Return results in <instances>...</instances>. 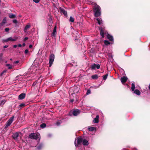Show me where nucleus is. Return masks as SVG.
<instances>
[{
	"mask_svg": "<svg viewBox=\"0 0 150 150\" xmlns=\"http://www.w3.org/2000/svg\"><path fill=\"white\" fill-rule=\"evenodd\" d=\"M111 43L109 41L106 40H105L104 41V44H105L107 45H108L111 44Z\"/></svg>",
	"mask_w": 150,
	"mask_h": 150,
	"instance_id": "24",
	"label": "nucleus"
},
{
	"mask_svg": "<svg viewBox=\"0 0 150 150\" xmlns=\"http://www.w3.org/2000/svg\"><path fill=\"white\" fill-rule=\"evenodd\" d=\"M8 41H10L12 42L15 41L16 40V39H13L11 37L8 38Z\"/></svg>",
	"mask_w": 150,
	"mask_h": 150,
	"instance_id": "25",
	"label": "nucleus"
},
{
	"mask_svg": "<svg viewBox=\"0 0 150 150\" xmlns=\"http://www.w3.org/2000/svg\"><path fill=\"white\" fill-rule=\"evenodd\" d=\"M33 1L36 3H38L40 2V0H33Z\"/></svg>",
	"mask_w": 150,
	"mask_h": 150,
	"instance_id": "39",
	"label": "nucleus"
},
{
	"mask_svg": "<svg viewBox=\"0 0 150 150\" xmlns=\"http://www.w3.org/2000/svg\"><path fill=\"white\" fill-rule=\"evenodd\" d=\"M60 122H57V123H56V124L57 125H60Z\"/></svg>",
	"mask_w": 150,
	"mask_h": 150,
	"instance_id": "46",
	"label": "nucleus"
},
{
	"mask_svg": "<svg viewBox=\"0 0 150 150\" xmlns=\"http://www.w3.org/2000/svg\"><path fill=\"white\" fill-rule=\"evenodd\" d=\"M14 118V116H13L11 117L9 120L7 121L6 123V125L5 127V128H7L8 126H10Z\"/></svg>",
	"mask_w": 150,
	"mask_h": 150,
	"instance_id": "7",
	"label": "nucleus"
},
{
	"mask_svg": "<svg viewBox=\"0 0 150 150\" xmlns=\"http://www.w3.org/2000/svg\"><path fill=\"white\" fill-rule=\"evenodd\" d=\"M98 78V75L95 74L91 76V78L93 79H97Z\"/></svg>",
	"mask_w": 150,
	"mask_h": 150,
	"instance_id": "20",
	"label": "nucleus"
},
{
	"mask_svg": "<svg viewBox=\"0 0 150 150\" xmlns=\"http://www.w3.org/2000/svg\"><path fill=\"white\" fill-rule=\"evenodd\" d=\"M80 112V110L78 109L73 110H71L69 113L68 115L69 116H72L73 115L74 116H76L79 114Z\"/></svg>",
	"mask_w": 150,
	"mask_h": 150,
	"instance_id": "2",
	"label": "nucleus"
},
{
	"mask_svg": "<svg viewBox=\"0 0 150 150\" xmlns=\"http://www.w3.org/2000/svg\"><path fill=\"white\" fill-rule=\"evenodd\" d=\"M26 96V94L25 93H22L19 95L18 97V99L19 100H22L24 99Z\"/></svg>",
	"mask_w": 150,
	"mask_h": 150,
	"instance_id": "13",
	"label": "nucleus"
},
{
	"mask_svg": "<svg viewBox=\"0 0 150 150\" xmlns=\"http://www.w3.org/2000/svg\"><path fill=\"white\" fill-rule=\"evenodd\" d=\"M127 78L126 76H124L123 77L121 78V81L122 83H125L127 81Z\"/></svg>",
	"mask_w": 150,
	"mask_h": 150,
	"instance_id": "14",
	"label": "nucleus"
},
{
	"mask_svg": "<svg viewBox=\"0 0 150 150\" xmlns=\"http://www.w3.org/2000/svg\"><path fill=\"white\" fill-rule=\"evenodd\" d=\"M101 8L99 6L96 5L93 9L94 16L96 17L100 16L101 15Z\"/></svg>",
	"mask_w": 150,
	"mask_h": 150,
	"instance_id": "1",
	"label": "nucleus"
},
{
	"mask_svg": "<svg viewBox=\"0 0 150 150\" xmlns=\"http://www.w3.org/2000/svg\"><path fill=\"white\" fill-rule=\"evenodd\" d=\"M6 70H4V71H3L1 73V76H2L3 75V74L4 73H6Z\"/></svg>",
	"mask_w": 150,
	"mask_h": 150,
	"instance_id": "38",
	"label": "nucleus"
},
{
	"mask_svg": "<svg viewBox=\"0 0 150 150\" xmlns=\"http://www.w3.org/2000/svg\"><path fill=\"white\" fill-rule=\"evenodd\" d=\"M74 100L73 99H72L70 101L72 103L74 102Z\"/></svg>",
	"mask_w": 150,
	"mask_h": 150,
	"instance_id": "50",
	"label": "nucleus"
},
{
	"mask_svg": "<svg viewBox=\"0 0 150 150\" xmlns=\"http://www.w3.org/2000/svg\"><path fill=\"white\" fill-rule=\"evenodd\" d=\"M1 2V0H0V2Z\"/></svg>",
	"mask_w": 150,
	"mask_h": 150,
	"instance_id": "57",
	"label": "nucleus"
},
{
	"mask_svg": "<svg viewBox=\"0 0 150 150\" xmlns=\"http://www.w3.org/2000/svg\"><path fill=\"white\" fill-rule=\"evenodd\" d=\"M42 147V144H40L38 146L37 148L39 150L41 149Z\"/></svg>",
	"mask_w": 150,
	"mask_h": 150,
	"instance_id": "31",
	"label": "nucleus"
},
{
	"mask_svg": "<svg viewBox=\"0 0 150 150\" xmlns=\"http://www.w3.org/2000/svg\"><path fill=\"white\" fill-rule=\"evenodd\" d=\"M96 68V64H94L91 66V69L92 70H94Z\"/></svg>",
	"mask_w": 150,
	"mask_h": 150,
	"instance_id": "26",
	"label": "nucleus"
},
{
	"mask_svg": "<svg viewBox=\"0 0 150 150\" xmlns=\"http://www.w3.org/2000/svg\"><path fill=\"white\" fill-rule=\"evenodd\" d=\"M135 88V85L134 83H132V87L131 89L132 91H134V90Z\"/></svg>",
	"mask_w": 150,
	"mask_h": 150,
	"instance_id": "28",
	"label": "nucleus"
},
{
	"mask_svg": "<svg viewBox=\"0 0 150 150\" xmlns=\"http://www.w3.org/2000/svg\"><path fill=\"white\" fill-rule=\"evenodd\" d=\"M54 54H52L50 55L49 57V67H50L54 61Z\"/></svg>",
	"mask_w": 150,
	"mask_h": 150,
	"instance_id": "5",
	"label": "nucleus"
},
{
	"mask_svg": "<svg viewBox=\"0 0 150 150\" xmlns=\"http://www.w3.org/2000/svg\"><path fill=\"white\" fill-rule=\"evenodd\" d=\"M49 26H50V28H51V26H52L51 25H50H50H49Z\"/></svg>",
	"mask_w": 150,
	"mask_h": 150,
	"instance_id": "55",
	"label": "nucleus"
},
{
	"mask_svg": "<svg viewBox=\"0 0 150 150\" xmlns=\"http://www.w3.org/2000/svg\"><path fill=\"white\" fill-rule=\"evenodd\" d=\"M149 89L150 90V84H149Z\"/></svg>",
	"mask_w": 150,
	"mask_h": 150,
	"instance_id": "53",
	"label": "nucleus"
},
{
	"mask_svg": "<svg viewBox=\"0 0 150 150\" xmlns=\"http://www.w3.org/2000/svg\"><path fill=\"white\" fill-rule=\"evenodd\" d=\"M6 101L4 100H2L0 103L1 105H3L4 103H5Z\"/></svg>",
	"mask_w": 150,
	"mask_h": 150,
	"instance_id": "33",
	"label": "nucleus"
},
{
	"mask_svg": "<svg viewBox=\"0 0 150 150\" xmlns=\"http://www.w3.org/2000/svg\"><path fill=\"white\" fill-rule=\"evenodd\" d=\"M8 47V46L6 45L4 46V48H7Z\"/></svg>",
	"mask_w": 150,
	"mask_h": 150,
	"instance_id": "49",
	"label": "nucleus"
},
{
	"mask_svg": "<svg viewBox=\"0 0 150 150\" xmlns=\"http://www.w3.org/2000/svg\"><path fill=\"white\" fill-rule=\"evenodd\" d=\"M83 139L81 137H79L77 138V139H76L74 144L76 147H78L79 145L81 144L82 142Z\"/></svg>",
	"mask_w": 150,
	"mask_h": 150,
	"instance_id": "3",
	"label": "nucleus"
},
{
	"mask_svg": "<svg viewBox=\"0 0 150 150\" xmlns=\"http://www.w3.org/2000/svg\"><path fill=\"white\" fill-rule=\"evenodd\" d=\"M10 60H11V61H12V58H11L10 59Z\"/></svg>",
	"mask_w": 150,
	"mask_h": 150,
	"instance_id": "54",
	"label": "nucleus"
},
{
	"mask_svg": "<svg viewBox=\"0 0 150 150\" xmlns=\"http://www.w3.org/2000/svg\"><path fill=\"white\" fill-rule=\"evenodd\" d=\"M7 23L6 18L5 17L4 18L2 21L0 23V27L3 26L5 24Z\"/></svg>",
	"mask_w": 150,
	"mask_h": 150,
	"instance_id": "12",
	"label": "nucleus"
},
{
	"mask_svg": "<svg viewBox=\"0 0 150 150\" xmlns=\"http://www.w3.org/2000/svg\"><path fill=\"white\" fill-rule=\"evenodd\" d=\"M30 27V26L29 25H27L25 27L24 29V31L25 32H26L27 30L28 29H29Z\"/></svg>",
	"mask_w": 150,
	"mask_h": 150,
	"instance_id": "23",
	"label": "nucleus"
},
{
	"mask_svg": "<svg viewBox=\"0 0 150 150\" xmlns=\"http://www.w3.org/2000/svg\"><path fill=\"white\" fill-rule=\"evenodd\" d=\"M17 47V45H14L13 46V47L14 48H16Z\"/></svg>",
	"mask_w": 150,
	"mask_h": 150,
	"instance_id": "48",
	"label": "nucleus"
},
{
	"mask_svg": "<svg viewBox=\"0 0 150 150\" xmlns=\"http://www.w3.org/2000/svg\"><path fill=\"white\" fill-rule=\"evenodd\" d=\"M6 66L7 67H8V69H11L12 68V66L9 64H6Z\"/></svg>",
	"mask_w": 150,
	"mask_h": 150,
	"instance_id": "29",
	"label": "nucleus"
},
{
	"mask_svg": "<svg viewBox=\"0 0 150 150\" xmlns=\"http://www.w3.org/2000/svg\"><path fill=\"white\" fill-rule=\"evenodd\" d=\"M107 37L108 39L110 41H113V37L111 35L109 34L108 33L107 35Z\"/></svg>",
	"mask_w": 150,
	"mask_h": 150,
	"instance_id": "17",
	"label": "nucleus"
},
{
	"mask_svg": "<svg viewBox=\"0 0 150 150\" xmlns=\"http://www.w3.org/2000/svg\"><path fill=\"white\" fill-rule=\"evenodd\" d=\"M19 133H20L19 132H16L13 134L12 135V137L15 140H18V137H19Z\"/></svg>",
	"mask_w": 150,
	"mask_h": 150,
	"instance_id": "11",
	"label": "nucleus"
},
{
	"mask_svg": "<svg viewBox=\"0 0 150 150\" xmlns=\"http://www.w3.org/2000/svg\"><path fill=\"white\" fill-rule=\"evenodd\" d=\"M82 144L84 145L87 146L88 144V141L86 139H83Z\"/></svg>",
	"mask_w": 150,
	"mask_h": 150,
	"instance_id": "18",
	"label": "nucleus"
},
{
	"mask_svg": "<svg viewBox=\"0 0 150 150\" xmlns=\"http://www.w3.org/2000/svg\"><path fill=\"white\" fill-rule=\"evenodd\" d=\"M19 61H16L14 62V63L18 64L19 63Z\"/></svg>",
	"mask_w": 150,
	"mask_h": 150,
	"instance_id": "45",
	"label": "nucleus"
},
{
	"mask_svg": "<svg viewBox=\"0 0 150 150\" xmlns=\"http://www.w3.org/2000/svg\"><path fill=\"white\" fill-rule=\"evenodd\" d=\"M9 17L11 18H15L16 17V15L13 14V13H9L8 14Z\"/></svg>",
	"mask_w": 150,
	"mask_h": 150,
	"instance_id": "19",
	"label": "nucleus"
},
{
	"mask_svg": "<svg viewBox=\"0 0 150 150\" xmlns=\"http://www.w3.org/2000/svg\"><path fill=\"white\" fill-rule=\"evenodd\" d=\"M5 63H7V61H6V62H5Z\"/></svg>",
	"mask_w": 150,
	"mask_h": 150,
	"instance_id": "56",
	"label": "nucleus"
},
{
	"mask_svg": "<svg viewBox=\"0 0 150 150\" xmlns=\"http://www.w3.org/2000/svg\"><path fill=\"white\" fill-rule=\"evenodd\" d=\"M134 93L137 95H139L141 93L140 91L138 89L134 90Z\"/></svg>",
	"mask_w": 150,
	"mask_h": 150,
	"instance_id": "22",
	"label": "nucleus"
},
{
	"mask_svg": "<svg viewBox=\"0 0 150 150\" xmlns=\"http://www.w3.org/2000/svg\"><path fill=\"white\" fill-rule=\"evenodd\" d=\"M57 29L56 26H55L54 28L53 31L51 34V36L52 38H55L56 36V32Z\"/></svg>",
	"mask_w": 150,
	"mask_h": 150,
	"instance_id": "10",
	"label": "nucleus"
},
{
	"mask_svg": "<svg viewBox=\"0 0 150 150\" xmlns=\"http://www.w3.org/2000/svg\"><path fill=\"white\" fill-rule=\"evenodd\" d=\"M28 39V38L27 37H26L24 39V40H24V41H25L26 40H27Z\"/></svg>",
	"mask_w": 150,
	"mask_h": 150,
	"instance_id": "43",
	"label": "nucleus"
},
{
	"mask_svg": "<svg viewBox=\"0 0 150 150\" xmlns=\"http://www.w3.org/2000/svg\"><path fill=\"white\" fill-rule=\"evenodd\" d=\"M58 11H60V13L62 14H63L65 16L67 17V11H66L64 8H62L61 7L59 8V10Z\"/></svg>",
	"mask_w": 150,
	"mask_h": 150,
	"instance_id": "9",
	"label": "nucleus"
},
{
	"mask_svg": "<svg viewBox=\"0 0 150 150\" xmlns=\"http://www.w3.org/2000/svg\"><path fill=\"white\" fill-rule=\"evenodd\" d=\"M9 30V29L8 28H6L5 29V31L7 32H8Z\"/></svg>",
	"mask_w": 150,
	"mask_h": 150,
	"instance_id": "40",
	"label": "nucleus"
},
{
	"mask_svg": "<svg viewBox=\"0 0 150 150\" xmlns=\"http://www.w3.org/2000/svg\"><path fill=\"white\" fill-rule=\"evenodd\" d=\"M108 75L107 74H105V75L103 76V79L104 80H106L107 77H108Z\"/></svg>",
	"mask_w": 150,
	"mask_h": 150,
	"instance_id": "32",
	"label": "nucleus"
},
{
	"mask_svg": "<svg viewBox=\"0 0 150 150\" xmlns=\"http://www.w3.org/2000/svg\"><path fill=\"white\" fill-rule=\"evenodd\" d=\"M14 118V116H13L11 117L9 120L7 121L6 123V125L5 127V128H7L8 126H10Z\"/></svg>",
	"mask_w": 150,
	"mask_h": 150,
	"instance_id": "6",
	"label": "nucleus"
},
{
	"mask_svg": "<svg viewBox=\"0 0 150 150\" xmlns=\"http://www.w3.org/2000/svg\"><path fill=\"white\" fill-rule=\"evenodd\" d=\"M88 129L89 131L91 132L96 130V128L93 127H89Z\"/></svg>",
	"mask_w": 150,
	"mask_h": 150,
	"instance_id": "21",
	"label": "nucleus"
},
{
	"mask_svg": "<svg viewBox=\"0 0 150 150\" xmlns=\"http://www.w3.org/2000/svg\"><path fill=\"white\" fill-rule=\"evenodd\" d=\"M74 18L72 16H70L69 18V21L70 22H74Z\"/></svg>",
	"mask_w": 150,
	"mask_h": 150,
	"instance_id": "27",
	"label": "nucleus"
},
{
	"mask_svg": "<svg viewBox=\"0 0 150 150\" xmlns=\"http://www.w3.org/2000/svg\"><path fill=\"white\" fill-rule=\"evenodd\" d=\"M99 115H97L93 122L96 123H98L99 122Z\"/></svg>",
	"mask_w": 150,
	"mask_h": 150,
	"instance_id": "16",
	"label": "nucleus"
},
{
	"mask_svg": "<svg viewBox=\"0 0 150 150\" xmlns=\"http://www.w3.org/2000/svg\"><path fill=\"white\" fill-rule=\"evenodd\" d=\"M4 41L5 42H7L8 41V38H7L6 39L4 40Z\"/></svg>",
	"mask_w": 150,
	"mask_h": 150,
	"instance_id": "44",
	"label": "nucleus"
},
{
	"mask_svg": "<svg viewBox=\"0 0 150 150\" xmlns=\"http://www.w3.org/2000/svg\"><path fill=\"white\" fill-rule=\"evenodd\" d=\"M25 43H23V44L22 45H23V47L25 46Z\"/></svg>",
	"mask_w": 150,
	"mask_h": 150,
	"instance_id": "52",
	"label": "nucleus"
},
{
	"mask_svg": "<svg viewBox=\"0 0 150 150\" xmlns=\"http://www.w3.org/2000/svg\"><path fill=\"white\" fill-rule=\"evenodd\" d=\"M40 126L41 127L44 128L46 127V125L45 123H43L40 125Z\"/></svg>",
	"mask_w": 150,
	"mask_h": 150,
	"instance_id": "30",
	"label": "nucleus"
},
{
	"mask_svg": "<svg viewBox=\"0 0 150 150\" xmlns=\"http://www.w3.org/2000/svg\"><path fill=\"white\" fill-rule=\"evenodd\" d=\"M91 93V91L90 89H88L87 90V92L86 93V95H88Z\"/></svg>",
	"mask_w": 150,
	"mask_h": 150,
	"instance_id": "35",
	"label": "nucleus"
},
{
	"mask_svg": "<svg viewBox=\"0 0 150 150\" xmlns=\"http://www.w3.org/2000/svg\"><path fill=\"white\" fill-rule=\"evenodd\" d=\"M100 32L101 36L102 38H103L104 37V35L107 34H108V33L105 29L102 27H101L100 28Z\"/></svg>",
	"mask_w": 150,
	"mask_h": 150,
	"instance_id": "4",
	"label": "nucleus"
},
{
	"mask_svg": "<svg viewBox=\"0 0 150 150\" xmlns=\"http://www.w3.org/2000/svg\"><path fill=\"white\" fill-rule=\"evenodd\" d=\"M25 106V104L23 103H22L19 105V106L21 107H23Z\"/></svg>",
	"mask_w": 150,
	"mask_h": 150,
	"instance_id": "37",
	"label": "nucleus"
},
{
	"mask_svg": "<svg viewBox=\"0 0 150 150\" xmlns=\"http://www.w3.org/2000/svg\"><path fill=\"white\" fill-rule=\"evenodd\" d=\"M100 65L99 64H97V65H96V68L97 69H99L100 68Z\"/></svg>",
	"mask_w": 150,
	"mask_h": 150,
	"instance_id": "36",
	"label": "nucleus"
},
{
	"mask_svg": "<svg viewBox=\"0 0 150 150\" xmlns=\"http://www.w3.org/2000/svg\"><path fill=\"white\" fill-rule=\"evenodd\" d=\"M33 47V45H30L29 46V47L30 48H31Z\"/></svg>",
	"mask_w": 150,
	"mask_h": 150,
	"instance_id": "47",
	"label": "nucleus"
},
{
	"mask_svg": "<svg viewBox=\"0 0 150 150\" xmlns=\"http://www.w3.org/2000/svg\"><path fill=\"white\" fill-rule=\"evenodd\" d=\"M18 46L19 47H21L22 46V45L21 44H19L18 45Z\"/></svg>",
	"mask_w": 150,
	"mask_h": 150,
	"instance_id": "51",
	"label": "nucleus"
},
{
	"mask_svg": "<svg viewBox=\"0 0 150 150\" xmlns=\"http://www.w3.org/2000/svg\"><path fill=\"white\" fill-rule=\"evenodd\" d=\"M28 52V50L27 49H26V50H25V54H27Z\"/></svg>",
	"mask_w": 150,
	"mask_h": 150,
	"instance_id": "42",
	"label": "nucleus"
},
{
	"mask_svg": "<svg viewBox=\"0 0 150 150\" xmlns=\"http://www.w3.org/2000/svg\"><path fill=\"white\" fill-rule=\"evenodd\" d=\"M79 88L77 86H75L73 88V92L74 93H78L79 90Z\"/></svg>",
	"mask_w": 150,
	"mask_h": 150,
	"instance_id": "15",
	"label": "nucleus"
},
{
	"mask_svg": "<svg viewBox=\"0 0 150 150\" xmlns=\"http://www.w3.org/2000/svg\"><path fill=\"white\" fill-rule=\"evenodd\" d=\"M28 138L33 139H37L38 138V135L36 133H32L29 135Z\"/></svg>",
	"mask_w": 150,
	"mask_h": 150,
	"instance_id": "8",
	"label": "nucleus"
},
{
	"mask_svg": "<svg viewBox=\"0 0 150 150\" xmlns=\"http://www.w3.org/2000/svg\"><path fill=\"white\" fill-rule=\"evenodd\" d=\"M13 22L15 23H18L16 19H14L13 20Z\"/></svg>",
	"mask_w": 150,
	"mask_h": 150,
	"instance_id": "41",
	"label": "nucleus"
},
{
	"mask_svg": "<svg viewBox=\"0 0 150 150\" xmlns=\"http://www.w3.org/2000/svg\"><path fill=\"white\" fill-rule=\"evenodd\" d=\"M96 19L97 20V21H98V23L100 25L101 24V23L100 22V19H99L98 18H96Z\"/></svg>",
	"mask_w": 150,
	"mask_h": 150,
	"instance_id": "34",
	"label": "nucleus"
}]
</instances>
